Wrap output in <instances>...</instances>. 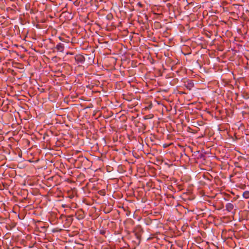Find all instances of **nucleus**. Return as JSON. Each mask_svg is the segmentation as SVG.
<instances>
[{"mask_svg":"<svg viewBox=\"0 0 249 249\" xmlns=\"http://www.w3.org/2000/svg\"><path fill=\"white\" fill-rule=\"evenodd\" d=\"M157 228H158L159 229L158 231H157V234H158V233H159L160 234H163L165 231V229L163 227V225L162 223L161 222H160L159 223H158Z\"/></svg>","mask_w":249,"mask_h":249,"instance_id":"f257e3e1","label":"nucleus"},{"mask_svg":"<svg viewBox=\"0 0 249 249\" xmlns=\"http://www.w3.org/2000/svg\"><path fill=\"white\" fill-rule=\"evenodd\" d=\"M160 126H159V124H157V128L158 129L157 130V132H160L162 134L163 133V132L165 131V128L164 127V123H162L161 124L160 123L159 124Z\"/></svg>","mask_w":249,"mask_h":249,"instance_id":"f03ea898","label":"nucleus"},{"mask_svg":"<svg viewBox=\"0 0 249 249\" xmlns=\"http://www.w3.org/2000/svg\"><path fill=\"white\" fill-rule=\"evenodd\" d=\"M185 86L187 89L191 90L194 87V83L192 80H188Z\"/></svg>","mask_w":249,"mask_h":249,"instance_id":"7ed1b4c3","label":"nucleus"},{"mask_svg":"<svg viewBox=\"0 0 249 249\" xmlns=\"http://www.w3.org/2000/svg\"><path fill=\"white\" fill-rule=\"evenodd\" d=\"M75 59L76 61L81 63H83L85 60L84 56L81 55H76L75 56Z\"/></svg>","mask_w":249,"mask_h":249,"instance_id":"20e7f679","label":"nucleus"},{"mask_svg":"<svg viewBox=\"0 0 249 249\" xmlns=\"http://www.w3.org/2000/svg\"><path fill=\"white\" fill-rule=\"evenodd\" d=\"M55 48L58 51L63 52L64 49V44L59 43L56 46Z\"/></svg>","mask_w":249,"mask_h":249,"instance_id":"39448f33","label":"nucleus"},{"mask_svg":"<svg viewBox=\"0 0 249 249\" xmlns=\"http://www.w3.org/2000/svg\"><path fill=\"white\" fill-rule=\"evenodd\" d=\"M234 208V205L231 203H228L226 205V210L228 212H231Z\"/></svg>","mask_w":249,"mask_h":249,"instance_id":"423d86ee","label":"nucleus"},{"mask_svg":"<svg viewBox=\"0 0 249 249\" xmlns=\"http://www.w3.org/2000/svg\"><path fill=\"white\" fill-rule=\"evenodd\" d=\"M243 196L246 199L249 198V191H245L243 194Z\"/></svg>","mask_w":249,"mask_h":249,"instance_id":"0eeeda50","label":"nucleus"},{"mask_svg":"<svg viewBox=\"0 0 249 249\" xmlns=\"http://www.w3.org/2000/svg\"><path fill=\"white\" fill-rule=\"evenodd\" d=\"M162 213H163L162 211H160V212H157V215H156L157 218L158 217V218L159 219H160L162 217Z\"/></svg>","mask_w":249,"mask_h":249,"instance_id":"6e6552de","label":"nucleus"},{"mask_svg":"<svg viewBox=\"0 0 249 249\" xmlns=\"http://www.w3.org/2000/svg\"><path fill=\"white\" fill-rule=\"evenodd\" d=\"M156 15H157V19L160 20L163 18V16H162V14L161 13H157Z\"/></svg>","mask_w":249,"mask_h":249,"instance_id":"1a4fd4ad","label":"nucleus"},{"mask_svg":"<svg viewBox=\"0 0 249 249\" xmlns=\"http://www.w3.org/2000/svg\"><path fill=\"white\" fill-rule=\"evenodd\" d=\"M162 161H161L160 160H158V159H157V164H156V166H157V169H160V168H159V165L157 163V162H158V163L159 164H161L162 163Z\"/></svg>","mask_w":249,"mask_h":249,"instance_id":"9d476101","label":"nucleus"},{"mask_svg":"<svg viewBox=\"0 0 249 249\" xmlns=\"http://www.w3.org/2000/svg\"><path fill=\"white\" fill-rule=\"evenodd\" d=\"M234 165H235L236 167L239 168H242V166L237 162H235L234 163Z\"/></svg>","mask_w":249,"mask_h":249,"instance_id":"9b49d317","label":"nucleus"},{"mask_svg":"<svg viewBox=\"0 0 249 249\" xmlns=\"http://www.w3.org/2000/svg\"><path fill=\"white\" fill-rule=\"evenodd\" d=\"M239 159L240 160V161H241V162L245 161V160H246V159L245 158H243L242 157H241Z\"/></svg>","mask_w":249,"mask_h":249,"instance_id":"f8f14e48","label":"nucleus"},{"mask_svg":"<svg viewBox=\"0 0 249 249\" xmlns=\"http://www.w3.org/2000/svg\"><path fill=\"white\" fill-rule=\"evenodd\" d=\"M161 27V24L159 23V22L157 21V29L158 28H160Z\"/></svg>","mask_w":249,"mask_h":249,"instance_id":"ddd939ff","label":"nucleus"},{"mask_svg":"<svg viewBox=\"0 0 249 249\" xmlns=\"http://www.w3.org/2000/svg\"><path fill=\"white\" fill-rule=\"evenodd\" d=\"M157 181L160 183L159 187H160V190H161V185H160V184H162V185H163V184H162V183H161V182L160 180H157Z\"/></svg>","mask_w":249,"mask_h":249,"instance_id":"4468645a","label":"nucleus"},{"mask_svg":"<svg viewBox=\"0 0 249 249\" xmlns=\"http://www.w3.org/2000/svg\"><path fill=\"white\" fill-rule=\"evenodd\" d=\"M59 39L61 41H64V39H63L62 37H60V36H59Z\"/></svg>","mask_w":249,"mask_h":249,"instance_id":"2eb2a0df","label":"nucleus"},{"mask_svg":"<svg viewBox=\"0 0 249 249\" xmlns=\"http://www.w3.org/2000/svg\"><path fill=\"white\" fill-rule=\"evenodd\" d=\"M158 75H159V76H161V75H162L161 73V72H160V71H159V73L158 74Z\"/></svg>","mask_w":249,"mask_h":249,"instance_id":"dca6fc26","label":"nucleus"},{"mask_svg":"<svg viewBox=\"0 0 249 249\" xmlns=\"http://www.w3.org/2000/svg\"><path fill=\"white\" fill-rule=\"evenodd\" d=\"M163 146L164 147H167L168 146V145H167V144H163Z\"/></svg>","mask_w":249,"mask_h":249,"instance_id":"f3484780","label":"nucleus"},{"mask_svg":"<svg viewBox=\"0 0 249 249\" xmlns=\"http://www.w3.org/2000/svg\"><path fill=\"white\" fill-rule=\"evenodd\" d=\"M156 194L157 195L158 194L160 196L161 195L160 194H159L157 191V193H156Z\"/></svg>","mask_w":249,"mask_h":249,"instance_id":"a211bd4d","label":"nucleus"},{"mask_svg":"<svg viewBox=\"0 0 249 249\" xmlns=\"http://www.w3.org/2000/svg\"><path fill=\"white\" fill-rule=\"evenodd\" d=\"M160 90H159L157 88V92H160Z\"/></svg>","mask_w":249,"mask_h":249,"instance_id":"6ab92c4d","label":"nucleus"},{"mask_svg":"<svg viewBox=\"0 0 249 249\" xmlns=\"http://www.w3.org/2000/svg\"><path fill=\"white\" fill-rule=\"evenodd\" d=\"M160 10L159 8H157V11H159Z\"/></svg>","mask_w":249,"mask_h":249,"instance_id":"aec40b11","label":"nucleus"},{"mask_svg":"<svg viewBox=\"0 0 249 249\" xmlns=\"http://www.w3.org/2000/svg\"><path fill=\"white\" fill-rule=\"evenodd\" d=\"M159 85L161 86V85L158 83Z\"/></svg>","mask_w":249,"mask_h":249,"instance_id":"412c9836","label":"nucleus"},{"mask_svg":"<svg viewBox=\"0 0 249 249\" xmlns=\"http://www.w3.org/2000/svg\"><path fill=\"white\" fill-rule=\"evenodd\" d=\"M180 93H181V94H183V93H184V92H181Z\"/></svg>","mask_w":249,"mask_h":249,"instance_id":"4be33fe9","label":"nucleus"},{"mask_svg":"<svg viewBox=\"0 0 249 249\" xmlns=\"http://www.w3.org/2000/svg\"><path fill=\"white\" fill-rule=\"evenodd\" d=\"M158 105H160V106H161L160 105V103H158Z\"/></svg>","mask_w":249,"mask_h":249,"instance_id":"5701e85b","label":"nucleus"}]
</instances>
